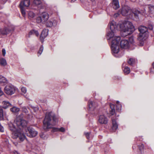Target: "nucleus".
<instances>
[{"mask_svg":"<svg viewBox=\"0 0 154 154\" xmlns=\"http://www.w3.org/2000/svg\"><path fill=\"white\" fill-rule=\"evenodd\" d=\"M57 122V118L55 115L52 114L51 112H47L43 122V129L46 130L52 128Z\"/></svg>","mask_w":154,"mask_h":154,"instance_id":"1","label":"nucleus"},{"mask_svg":"<svg viewBox=\"0 0 154 154\" xmlns=\"http://www.w3.org/2000/svg\"><path fill=\"white\" fill-rule=\"evenodd\" d=\"M121 30L126 33L125 35L130 34L135 30L134 27L132 23L128 21H125L120 24Z\"/></svg>","mask_w":154,"mask_h":154,"instance_id":"2","label":"nucleus"},{"mask_svg":"<svg viewBox=\"0 0 154 154\" xmlns=\"http://www.w3.org/2000/svg\"><path fill=\"white\" fill-rule=\"evenodd\" d=\"M120 37H116L112 41L111 45V49L112 53L116 57H119L121 56L118 55V54L119 52V42L120 40Z\"/></svg>","mask_w":154,"mask_h":154,"instance_id":"3","label":"nucleus"},{"mask_svg":"<svg viewBox=\"0 0 154 154\" xmlns=\"http://www.w3.org/2000/svg\"><path fill=\"white\" fill-rule=\"evenodd\" d=\"M139 31L140 32L138 38V40L140 41H143L146 38V32L148 31L147 27L140 26L138 28Z\"/></svg>","mask_w":154,"mask_h":154,"instance_id":"4","label":"nucleus"},{"mask_svg":"<svg viewBox=\"0 0 154 154\" xmlns=\"http://www.w3.org/2000/svg\"><path fill=\"white\" fill-rule=\"evenodd\" d=\"M48 14L46 12H44L36 18V22L39 23H45L48 20Z\"/></svg>","mask_w":154,"mask_h":154,"instance_id":"5","label":"nucleus"},{"mask_svg":"<svg viewBox=\"0 0 154 154\" xmlns=\"http://www.w3.org/2000/svg\"><path fill=\"white\" fill-rule=\"evenodd\" d=\"M15 90L16 87L11 84L6 85L4 88L5 92L7 95H10L14 94Z\"/></svg>","mask_w":154,"mask_h":154,"instance_id":"6","label":"nucleus"},{"mask_svg":"<svg viewBox=\"0 0 154 154\" xmlns=\"http://www.w3.org/2000/svg\"><path fill=\"white\" fill-rule=\"evenodd\" d=\"M119 11L123 16H126L131 15V9L130 7L127 5L123 6ZM129 17L131 18H132V16L129 15Z\"/></svg>","mask_w":154,"mask_h":154,"instance_id":"7","label":"nucleus"},{"mask_svg":"<svg viewBox=\"0 0 154 154\" xmlns=\"http://www.w3.org/2000/svg\"><path fill=\"white\" fill-rule=\"evenodd\" d=\"M24 132L27 136L32 137H35L38 134V132L32 128L28 127L24 129Z\"/></svg>","mask_w":154,"mask_h":154,"instance_id":"8","label":"nucleus"},{"mask_svg":"<svg viewBox=\"0 0 154 154\" xmlns=\"http://www.w3.org/2000/svg\"><path fill=\"white\" fill-rule=\"evenodd\" d=\"M15 123L18 127H19L20 128H24L26 127L27 122L25 120L18 117L15 121Z\"/></svg>","mask_w":154,"mask_h":154,"instance_id":"9","label":"nucleus"},{"mask_svg":"<svg viewBox=\"0 0 154 154\" xmlns=\"http://www.w3.org/2000/svg\"><path fill=\"white\" fill-rule=\"evenodd\" d=\"M120 45L122 48L125 49L128 48L130 46L128 41L126 39L122 40L120 42Z\"/></svg>","mask_w":154,"mask_h":154,"instance_id":"10","label":"nucleus"},{"mask_svg":"<svg viewBox=\"0 0 154 154\" xmlns=\"http://www.w3.org/2000/svg\"><path fill=\"white\" fill-rule=\"evenodd\" d=\"M98 122L100 124H106L108 121L107 118L104 115H100L98 120Z\"/></svg>","mask_w":154,"mask_h":154,"instance_id":"11","label":"nucleus"},{"mask_svg":"<svg viewBox=\"0 0 154 154\" xmlns=\"http://www.w3.org/2000/svg\"><path fill=\"white\" fill-rule=\"evenodd\" d=\"M20 6V7H23V8H28L30 6V8H33L30 6V0H24L21 2Z\"/></svg>","mask_w":154,"mask_h":154,"instance_id":"12","label":"nucleus"},{"mask_svg":"<svg viewBox=\"0 0 154 154\" xmlns=\"http://www.w3.org/2000/svg\"><path fill=\"white\" fill-rule=\"evenodd\" d=\"M147 6L149 16L152 18H154V5H149Z\"/></svg>","mask_w":154,"mask_h":154,"instance_id":"13","label":"nucleus"},{"mask_svg":"<svg viewBox=\"0 0 154 154\" xmlns=\"http://www.w3.org/2000/svg\"><path fill=\"white\" fill-rule=\"evenodd\" d=\"M110 29L111 31H116L117 30L118 25L114 20H112L109 23Z\"/></svg>","mask_w":154,"mask_h":154,"instance_id":"14","label":"nucleus"},{"mask_svg":"<svg viewBox=\"0 0 154 154\" xmlns=\"http://www.w3.org/2000/svg\"><path fill=\"white\" fill-rule=\"evenodd\" d=\"M48 30L47 29H44L42 31L41 34L40 36V40L42 42H43V39L48 35Z\"/></svg>","mask_w":154,"mask_h":154,"instance_id":"15","label":"nucleus"},{"mask_svg":"<svg viewBox=\"0 0 154 154\" xmlns=\"http://www.w3.org/2000/svg\"><path fill=\"white\" fill-rule=\"evenodd\" d=\"M11 30L9 26L5 27L2 29H0V33L3 35L8 34Z\"/></svg>","mask_w":154,"mask_h":154,"instance_id":"16","label":"nucleus"},{"mask_svg":"<svg viewBox=\"0 0 154 154\" xmlns=\"http://www.w3.org/2000/svg\"><path fill=\"white\" fill-rule=\"evenodd\" d=\"M115 31H109L107 34V39H110L112 38V40L114 39L115 37H119V36H116L115 35Z\"/></svg>","mask_w":154,"mask_h":154,"instance_id":"17","label":"nucleus"},{"mask_svg":"<svg viewBox=\"0 0 154 154\" xmlns=\"http://www.w3.org/2000/svg\"><path fill=\"white\" fill-rule=\"evenodd\" d=\"M14 134L17 136V137L19 138V139L21 141H23L25 138V136L24 133L18 132V133H14Z\"/></svg>","mask_w":154,"mask_h":154,"instance_id":"18","label":"nucleus"},{"mask_svg":"<svg viewBox=\"0 0 154 154\" xmlns=\"http://www.w3.org/2000/svg\"><path fill=\"white\" fill-rule=\"evenodd\" d=\"M112 128L113 131H115L118 128V125L114 118H112Z\"/></svg>","mask_w":154,"mask_h":154,"instance_id":"19","label":"nucleus"},{"mask_svg":"<svg viewBox=\"0 0 154 154\" xmlns=\"http://www.w3.org/2000/svg\"><path fill=\"white\" fill-rule=\"evenodd\" d=\"M88 107L91 110H93L97 106V104L94 102L92 101H89L88 102Z\"/></svg>","mask_w":154,"mask_h":154,"instance_id":"20","label":"nucleus"},{"mask_svg":"<svg viewBox=\"0 0 154 154\" xmlns=\"http://www.w3.org/2000/svg\"><path fill=\"white\" fill-rule=\"evenodd\" d=\"M110 106L111 110L109 111V114L111 116L115 114V111L114 108V105L113 104H110Z\"/></svg>","mask_w":154,"mask_h":154,"instance_id":"21","label":"nucleus"},{"mask_svg":"<svg viewBox=\"0 0 154 154\" xmlns=\"http://www.w3.org/2000/svg\"><path fill=\"white\" fill-rule=\"evenodd\" d=\"M113 8L115 9H117L119 7L118 0H113Z\"/></svg>","mask_w":154,"mask_h":154,"instance_id":"22","label":"nucleus"},{"mask_svg":"<svg viewBox=\"0 0 154 154\" xmlns=\"http://www.w3.org/2000/svg\"><path fill=\"white\" fill-rule=\"evenodd\" d=\"M132 15H134V17L136 18H138L140 14V11L137 10H134L132 13Z\"/></svg>","mask_w":154,"mask_h":154,"instance_id":"23","label":"nucleus"},{"mask_svg":"<svg viewBox=\"0 0 154 154\" xmlns=\"http://www.w3.org/2000/svg\"><path fill=\"white\" fill-rule=\"evenodd\" d=\"M60 131L61 132H64L65 131V129L63 127H61L60 128H53L52 129V131L55 132L56 131Z\"/></svg>","mask_w":154,"mask_h":154,"instance_id":"24","label":"nucleus"},{"mask_svg":"<svg viewBox=\"0 0 154 154\" xmlns=\"http://www.w3.org/2000/svg\"><path fill=\"white\" fill-rule=\"evenodd\" d=\"M8 81L5 78L0 75V83H6Z\"/></svg>","mask_w":154,"mask_h":154,"instance_id":"25","label":"nucleus"},{"mask_svg":"<svg viewBox=\"0 0 154 154\" xmlns=\"http://www.w3.org/2000/svg\"><path fill=\"white\" fill-rule=\"evenodd\" d=\"M35 35L36 36H38L39 35V33L37 31L32 30H31L29 33V35L30 36L32 35Z\"/></svg>","mask_w":154,"mask_h":154,"instance_id":"26","label":"nucleus"},{"mask_svg":"<svg viewBox=\"0 0 154 154\" xmlns=\"http://www.w3.org/2000/svg\"><path fill=\"white\" fill-rule=\"evenodd\" d=\"M46 26L48 27H51L53 25V20H48L46 23Z\"/></svg>","mask_w":154,"mask_h":154,"instance_id":"27","label":"nucleus"},{"mask_svg":"<svg viewBox=\"0 0 154 154\" xmlns=\"http://www.w3.org/2000/svg\"><path fill=\"white\" fill-rule=\"evenodd\" d=\"M129 42L130 44V46L131 45H134L135 42L133 36H131L129 38Z\"/></svg>","mask_w":154,"mask_h":154,"instance_id":"28","label":"nucleus"},{"mask_svg":"<svg viewBox=\"0 0 154 154\" xmlns=\"http://www.w3.org/2000/svg\"><path fill=\"white\" fill-rule=\"evenodd\" d=\"M0 64L2 66H6L7 62L5 59L3 58H0Z\"/></svg>","mask_w":154,"mask_h":154,"instance_id":"29","label":"nucleus"},{"mask_svg":"<svg viewBox=\"0 0 154 154\" xmlns=\"http://www.w3.org/2000/svg\"><path fill=\"white\" fill-rule=\"evenodd\" d=\"M2 104L3 105V107L5 109L7 108L11 105L8 102L6 101H3L2 102Z\"/></svg>","mask_w":154,"mask_h":154,"instance_id":"30","label":"nucleus"},{"mask_svg":"<svg viewBox=\"0 0 154 154\" xmlns=\"http://www.w3.org/2000/svg\"><path fill=\"white\" fill-rule=\"evenodd\" d=\"M123 71L124 73L126 74H129L130 72V70L129 68L127 66H125L123 69Z\"/></svg>","mask_w":154,"mask_h":154,"instance_id":"31","label":"nucleus"},{"mask_svg":"<svg viewBox=\"0 0 154 154\" xmlns=\"http://www.w3.org/2000/svg\"><path fill=\"white\" fill-rule=\"evenodd\" d=\"M11 111L13 112H17L19 111L20 109L15 106H14L10 109Z\"/></svg>","mask_w":154,"mask_h":154,"instance_id":"32","label":"nucleus"},{"mask_svg":"<svg viewBox=\"0 0 154 154\" xmlns=\"http://www.w3.org/2000/svg\"><path fill=\"white\" fill-rule=\"evenodd\" d=\"M136 60L132 58L129 59L128 61V63L130 65H132L134 64L136 61Z\"/></svg>","mask_w":154,"mask_h":154,"instance_id":"33","label":"nucleus"},{"mask_svg":"<svg viewBox=\"0 0 154 154\" xmlns=\"http://www.w3.org/2000/svg\"><path fill=\"white\" fill-rule=\"evenodd\" d=\"M28 16L29 18L31 19L34 17L35 14L32 11H29L28 13Z\"/></svg>","mask_w":154,"mask_h":154,"instance_id":"34","label":"nucleus"},{"mask_svg":"<svg viewBox=\"0 0 154 154\" xmlns=\"http://www.w3.org/2000/svg\"><path fill=\"white\" fill-rule=\"evenodd\" d=\"M41 3V2L40 0H34L33 1V5L37 6L40 5Z\"/></svg>","mask_w":154,"mask_h":154,"instance_id":"35","label":"nucleus"},{"mask_svg":"<svg viewBox=\"0 0 154 154\" xmlns=\"http://www.w3.org/2000/svg\"><path fill=\"white\" fill-rule=\"evenodd\" d=\"M20 8L23 17H25L26 16V12L24 8H23V7H20Z\"/></svg>","mask_w":154,"mask_h":154,"instance_id":"36","label":"nucleus"},{"mask_svg":"<svg viewBox=\"0 0 154 154\" xmlns=\"http://www.w3.org/2000/svg\"><path fill=\"white\" fill-rule=\"evenodd\" d=\"M116 103L117 104V110H121L122 107V106L121 104H119V102L118 101H117L116 102Z\"/></svg>","mask_w":154,"mask_h":154,"instance_id":"37","label":"nucleus"},{"mask_svg":"<svg viewBox=\"0 0 154 154\" xmlns=\"http://www.w3.org/2000/svg\"><path fill=\"white\" fill-rule=\"evenodd\" d=\"M43 50V47L42 46L40 48L38 52V54L39 55H40L42 53Z\"/></svg>","mask_w":154,"mask_h":154,"instance_id":"38","label":"nucleus"},{"mask_svg":"<svg viewBox=\"0 0 154 154\" xmlns=\"http://www.w3.org/2000/svg\"><path fill=\"white\" fill-rule=\"evenodd\" d=\"M11 125L12 126V127H11V126H10L9 127V129L12 131L14 132L16 130V128L14 127V125L12 124Z\"/></svg>","mask_w":154,"mask_h":154,"instance_id":"39","label":"nucleus"},{"mask_svg":"<svg viewBox=\"0 0 154 154\" xmlns=\"http://www.w3.org/2000/svg\"><path fill=\"white\" fill-rule=\"evenodd\" d=\"M21 91L22 93L25 94L27 91V90L25 87H22L21 88Z\"/></svg>","mask_w":154,"mask_h":154,"instance_id":"40","label":"nucleus"},{"mask_svg":"<svg viewBox=\"0 0 154 154\" xmlns=\"http://www.w3.org/2000/svg\"><path fill=\"white\" fill-rule=\"evenodd\" d=\"M3 111L2 109H0V117L1 119H3Z\"/></svg>","mask_w":154,"mask_h":154,"instance_id":"41","label":"nucleus"},{"mask_svg":"<svg viewBox=\"0 0 154 154\" xmlns=\"http://www.w3.org/2000/svg\"><path fill=\"white\" fill-rule=\"evenodd\" d=\"M22 110L23 112L25 113H26L28 112L27 109L25 107H23L22 108Z\"/></svg>","mask_w":154,"mask_h":154,"instance_id":"42","label":"nucleus"},{"mask_svg":"<svg viewBox=\"0 0 154 154\" xmlns=\"http://www.w3.org/2000/svg\"><path fill=\"white\" fill-rule=\"evenodd\" d=\"M2 52L3 55V56H5L6 54V51L5 49H3L2 50Z\"/></svg>","mask_w":154,"mask_h":154,"instance_id":"43","label":"nucleus"},{"mask_svg":"<svg viewBox=\"0 0 154 154\" xmlns=\"http://www.w3.org/2000/svg\"><path fill=\"white\" fill-rule=\"evenodd\" d=\"M85 135L87 138L88 139L89 138V133H85Z\"/></svg>","mask_w":154,"mask_h":154,"instance_id":"44","label":"nucleus"},{"mask_svg":"<svg viewBox=\"0 0 154 154\" xmlns=\"http://www.w3.org/2000/svg\"><path fill=\"white\" fill-rule=\"evenodd\" d=\"M148 27L149 29L150 30H152L153 29V26L152 25H149Z\"/></svg>","mask_w":154,"mask_h":154,"instance_id":"45","label":"nucleus"},{"mask_svg":"<svg viewBox=\"0 0 154 154\" xmlns=\"http://www.w3.org/2000/svg\"><path fill=\"white\" fill-rule=\"evenodd\" d=\"M119 16L118 13H116L114 14V17L116 18Z\"/></svg>","mask_w":154,"mask_h":154,"instance_id":"46","label":"nucleus"},{"mask_svg":"<svg viewBox=\"0 0 154 154\" xmlns=\"http://www.w3.org/2000/svg\"><path fill=\"white\" fill-rule=\"evenodd\" d=\"M143 145H142L140 147H139V149L140 150H142V149H143Z\"/></svg>","mask_w":154,"mask_h":154,"instance_id":"47","label":"nucleus"},{"mask_svg":"<svg viewBox=\"0 0 154 154\" xmlns=\"http://www.w3.org/2000/svg\"><path fill=\"white\" fill-rule=\"evenodd\" d=\"M14 154H20L18 152L16 151L14 152Z\"/></svg>","mask_w":154,"mask_h":154,"instance_id":"48","label":"nucleus"},{"mask_svg":"<svg viewBox=\"0 0 154 154\" xmlns=\"http://www.w3.org/2000/svg\"><path fill=\"white\" fill-rule=\"evenodd\" d=\"M152 66L154 69V62L152 64Z\"/></svg>","mask_w":154,"mask_h":154,"instance_id":"49","label":"nucleus"},{"mask_svg":"<svg viewBox=\"0 0 154 154\" xmlns=\"http://www.w3.org/2000/svg\"><path fill=\"white\" fill-rule=\"evenodd\" d=\"M150 72L151 73H153V72H152V69H151V70H150Z\"/></svg>","mask_w":154,"mask_h":154,"instance_id":"50","label":"nucleus"},{"mask_svg":"<svg viewBox=\"0 0 154 154\" xmlns=\"http://www.w3.org/2000/svg\"><path fill=\"white\" fill-rule=\"evenodd\" d=\"M93 2L94 1V0H91Z\"/></svg>","mask_w":154,"mask_h":154,"instance_id":"51","label":"nucleus"}]
</instances>
